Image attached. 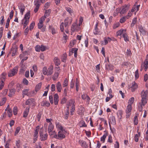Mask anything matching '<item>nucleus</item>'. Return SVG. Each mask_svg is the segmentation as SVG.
<instances>
[{
	"label": "nucleus",
	"mask_w": 148,
	"mask_h": 148,
	"mask_svg": "<svg viewBox=\"0 0 148 148\" xmlns=\"http://www.w3.org/2000/svg\"><path fill=\"white\" fill-rule=\"evenodd\" d=\"M142 97L141 102L142 105L144 106L147 103V90H143L141 93Z\"/></svg>",
	"instance_id": "nucleus-1"
},
{
	"label": "nucleus",
	"mask_w": 148,
	"mask_h": 148,
	"mask_svg": "<svg viewBox=\"0 0 148 148\" xmlns=\"http://www.w3.org/2000/svg\"><path fill=\"white\" fill-rule=\"evenodd\" d=\"M44 127L45 130L46 131L47 130V127H48V133H50V132H51V131H52L54 128L53 126L51 123H50L49 125H48L47 123H45L44 125Z\"/></svg>",
	"instance_id": "nucleus-2"
},
{
	"label": "nucleus",
	"mask_w": 148,
	"mask_h": 148,
	"mask_svg": "<svg viewBox=\"0 0 148 148\" xmlns=\"http://www.w3.org/2000/svg\"><path fill=\"white\" fill-rule=\"evenodd\" d=\"M40 139L42 141H44L47 139L48 135L47 133L43 134V130L41 129L39 131Z\"/></svg>",
	"instance_id": "nucleus-3"
},
{
	"label": "nucleus",
	"mask_w": 148,
	"mask_h": 148,
	"mask_svg": "<svg viewBox=\"0 0 148 148\" xmlns=\"http://www.w3.org/2000/svg\"><path fill=\"white\" fill-rule=\"evenodd\" d=\"M18 68L17 67H14L12 70H10L8 73V76L9 77H11L15 75L17 73Z\"/></svg>",
	"instance_id": "nucleus-4"
},
{
	"label": "nucleus",
	"mask_w": 148,
	"mask_h": 148,
	"mask_svg": "<svg viewBox=\"0 0 148 148\" xmlns=\"http://www.w3.org/2000/svg\"><path fill=\"white\" fill-rule=\"evenodd\" d=\"M80 28L79 26L76 23H73L71 28L72 32H73L75 31H78Z\"/></svg>",
	"instance_id": "nucleus-5"
},
{
	"label": "nucleus",
	"mask_w": 148,
	"mask_h": 148,
	"mask_svg": "<svg viewBox=\"0 0 148 148\" xmlns=\"http://www.w3.org/2000/svg\"><path fill=\"white\" fill-rule=\"evenodd\" d=\"M64 131H60L58 132L57 139L62 140L65 138V136L63 133Z\"/></svg>",
	"instance_id": "nucleus-6"
},
{
	"label": "nucleus",
	"mask_w": 148,
	"mask_h": 148,
	"mask_svg": "<svg viewBox=\"0 0 148 148\" xmlns=\"http://www.w3.org/2000/svg\"><path fill=\"white\" fill-rule=\"evenodd\" d=\"M72 22V19L71 18L66 17L65 19L64 26L65 27H68L69 25H70Z\"/></svg>",
	"instance_id": "nucleus-7"
},
{
	"label": "nucleus",
	"mask_w": 148,
	"mask_h": 148,
	"mask_svg": "<svg viewBox=\"0 0 148 148\" xmlns=\"http://www.w3.org/2000/svg\"><path fill=\"white\" fill-rule=\"evenodd\" d=\"M129 7L127 5H125L121 8V11L120 14H124L128 10Z\"/></svg>",
	"instance_id": "nucleus-8"
},
{
	"label": "nucleus",
	"mask_w": 148,
	"mask_h": 148,
	"mask_svg": "<svg viewBox=\"0 0 148 148\" xmlns=\"http://www.w3.org/2000/svg\"><path fill=\"white\" fill-rule=\"evenodd\" d=\"M132 84V86H129V87L131 88V90L132 92H134L138 88V86L135 82H133Z\"/></svg>",
	"instance_id": "nucleus-9"
},
{
	"label": "nucleus",
	"mask_w": 148,
	"mask_h": 148,
	"mask_svg": "<svg viewBox=\"0 0 148 148\" xmlns=\"http://www.w3.org/2000/svg\"><path fill=\"white\" fill-rule=\"evenodd\" d=\"M39 128L40 127L39 125L37 126L36 127V130L35 131L34 134V140H35V142L36 141L35 139L36 140V139L37 138V135L38 134Z\"/></svg>",
	"instance_id": "nucleus-10"
},
{
	"label": "nucleus",
	"mask_w": 148,
	"mask_h": 148,
	"mask_svg": "<svg viewBox=\"0 0 148 148\" xmlns=\"http://www.w3.org/2000/svg\"><path fill=\"white\" fill-rule=\"evenodd\" d=\"M144 67L145 68V70L146 71L148 68V54L147 55L146 57V59L145 60L144 62Z\"/></svg>",
	"instance_id": "nucleus-11"
},
{
	"label": "nucleus",
	"mask_w": 148,
	"mask_h": 148,
	"mask_svg": "<svg viewBox=\"0 0 148 148\" xmlns=\"http://www.w3.org/2000/svg\"><path fill=\"white\" fill-rule=\"evenodd\" d=\"M53 66H50L47 70V75H51L53 73Z\"/></svg>",
	"instance_id": "nucleus-12"
},
{
	"label": "nucleus",
	"mask_w": 148,
	"mask_h": 148,
	"mask_svg": "<svg viewBox=\"0 0 148 148\" xmlns=\"http://www.w3.org/2000/svg\"><path fill=\"white\" fill-rule=\"evenodd\" d=\"M18 47L17 46H16L15 47H12L11 49V52H12V56H13L16 54V53L17 52Z\"/></svg>",
	"instance_id": "nucleus-13"
},
{
	"label": "nucleus",
	"mask_w": 148,
	"mask_h": 148,
	"mask_svg": "<svg viewBox=\"0 0 148 148\" xmlns=\"http://www.w3.org/2000/svg\"><path fill=\"white\" fill-rule=\"evenodd\" d=\"M34 99H28L26 102L25 104L26 105H32L34 104Z\"/></svg>",
	"instance_id": "nucleus-14"
},
{
	"label": "nucleus",
	"mask_w": 148,
	"mask_h": 148,
	"mask_svg": "<svg viewBox=\"0 0 148 148\" xmlns=\"http://www.w3.org/2000/svg\"><path fill=\"white\" fill-rule=\"evenodd\" d=\"M56 87L58 91L59 92H60L61 91L62 86L60 82H59L57 83Z\"/></svg>",
	"instance_id": "nucleus-15"
},
{
	"label": "nucleus",
	"mask_w": 148,
	"mask_h": 148,
	"mask_svg": "<svg viewBox=\"0 0 148 148\" xmlns=\"http://www.w3.org/2000/svg\"><path fill=\"white\" fill-rule=\"evenodd\" d=\"M59 97L57 94H55L54 96V103L55 105H57L58 103Z\"/></svg>",
	"instance_id": "nucleus-16"
},
{
	"label": "nucleus",
	"mask_w": 148,
	"mask_h": 148,
	"mask_svg": "<svg viewBox=\"0 0 148 148\" xmlns=\"http://www.w3.org/2000/svg\"><path fill=\"white\" fill-rule=\"evenodd\" d=\"M18 8L20 10V11L22 15H23V12L25 11V7L23 5L21 4L18 6Z\"/></svg>",
	"instance_id": "nucleus-17"
},
{
	"label": "nucleus",
	"mask_w": 148,
	"mask_h": 148,
	"mask_svg": "<svg viewBox=\"0 0 148 148\" xmlns=\"http://www.w3.org/2000/svg\"><path fill=\"white\" fill-rule=\"evenodd\" d=\"M29 107H27L26 108L25 110L24 111L23 113V117H26L27 116L29 111Z\"/></svg>",
	"instance_id": "nucleus-18"
},
{
	"label": "nucleus",
	"mask_w": 148,
	"mask_h": 148,
	"mask_svg": "<svg viewBox=\"0 0 148 148\" xmlns=\"http://www.w3.org/2000/svg\"><path fill=\"white\" fill-rule=\"evenodd\" d=\"M49 133V135L51 136L52 138H55L57 139V135L55 131H52Z\"/></svg>",
	"instance_id": "nucleus-19"
},
{
	"label": "nucleus",
	"mask_w": 148,
	"mask_h": 148,
	"mask_svg": "<svg viewBox=\"0 0 148 148\" xmlns=\"http://www.w3.org/2000/svg\"><path fill=\"white\" fill-rule=\"evenodd\" d=\"M54 61L55 65L56 66H58L60 64V60L58 57H55L54 59Z\"/></svg>",
	"instance_id": "nucleus-20"
},
{
	"label": "nucleus",
	"mask_w": 148,
	"mask_h": 148,
	"mask_svg": "<svg viewBox=\"0 0 148 148\" xmlns=\"http://www.w3.org/2000/svg\"><path fill=\"white\" fill-rule=\"evenodd\" d=\"M106 68L107 70H112L114 69V66L111 64L106 65Z\"/></svg>",
	"instance_id": "nucleus-21"
},
{
	"label": "nucleus",
	"mask_w": 148,
	"mask_h": 148,
	"mask_svg": "<svg viewBox=\"0 0 148 148\" xmlns=\"http://www.w3.org/2000/svg\"><path fill=\"white\" fill-rule=\"evenodd\" d=\"M15 92V90L14 89H10V92L9 93V94L8 95V96L10 97H12L13 95H14Z\"/></svg>",
	"instance_id": "nucleus-22"
},
{
	"label": "nucleus",
	"mask_w": 148,
	"mask_h": 148,
	"mask_svg": "<svg viewBox=\"0 0 148 148\" xmlns=\"http://www.w3.org/2000/svg\"><path fill=\"white\" fill-rule=\"evenodd\" d=\"M72 52L74 53V56L75 58H77V52L78 50V49L77 48H73L72 49Z\"/></svg>",
	"instance_id": "nucleus-23"
},
{
	"label": "nucleus",
	"mask_w": 148,
	"mask_h": 148,
	"mask_svg": "<svg viewBox=\"0 0 148 148\" xmlns=\"http://www.w3.org/2000/svg\"><path fill=\"white\" fill-rule=\"evenodd\" d=\"M81 97L84 100H85L86 99L88 101H89L90 100V97L88 96L86 94H84L82 95Z\"/></svg>",
	"instance_id": "nucleus-24"
},
{
	"label": "nucleus",
	"mask_w": 148,
	"mask_h": 148,
	"mask_svg": "<svg viewBox=\"0 0 148 148\" xmlns=\"http://www.w3.org/2000/svg\"><path fill=\"white\" fill-rule=\"evenodd\" d=\"M43 0H35L34 3L35 5H40V3H43Z\"/></svg>",
	"instance_id": "nucleus-25"
},
{
	"label": "nucleus",
	"mask_w": 148,
	"mask_h": 148,
	"mask_svg": "<svg viewBox=\"0 0 148 148\" xmlns=\"http://www.w3.org/2000/svg\"><path fill=\"white\" fill-rule=\"evenodd\" d=\"M132 105L129 104L127 107L126 112L127 114H128L132 110Z\"/></svg>",
	"instance_id": "nucleus-26"
},
{
	"label": "nucleus",
	"mask_w": 148,
	"mask_h": 148,
	"mask_svg": "<svg viewBox=\"0 0 148 148\" xmlns=\"http://www.w3.org/2000/svg\"><path fill=\"white\" fill-rule=\"evenodd\" d=\"M6 75V73H2L1 75V81H3V82H4L5 79L6 78L5 76Z\"/></svg>",
	"instance_id": "nucleus-27"
},
{
	"label": "nucleus",
	"mask_w": 148,
	"mask_h": 148,
	"mask_svg": "<svg viewBox=\"0 0 148 148\" xmlns=\"http://www.w3.org/2000/svg\"><path fill=\"white\" fill-rule=\"evenodd\" d=\"M59 75V73L58 72H56L53 76L52 78L53 80L55 81L57 79Z\"/></svg>",
	"instance_id": "nucleus-28"
},
{
	"label": "nucleus",
	"mask_w": 148,
	"mask_h": 148,
	"mask_svg": "<svg viewBox=\"0 0 148 148\" xmlns=\"http://www.w3.org/2000/svg\"><path fill=\"white\" fill-rule=\"evenodd\" d=\"M67 59V55L66 53H64L62 57V61L64 62H66Z\"/></svg>",
	"instance_id": "nucleus-29"
},
{
	"label": "nucleus",
	"mask_w": 148,
	"mask_h": 148,
	"mask_svg": "<svg viewBox=\"0 0 148 148\" xmlns=\"http://www.w3.org/2000/svg\"><path fill=\"white\" fill-rule=\"evenodd\" d=\"M122 112L121 110H119L117 113V115L119 119L122 118Z\"/></svg>",
	"instance_id": "nucleus-30"
},
{
	"label": "nucleus",
	"mask_w": 148,
	"mask_h": 148,
	"mask_svg": "<svg viewBox=\"0 0 148 148\" xmlns=\"http://www.w3.org/2000/svg\"><path fill=\"white\" fill-rule=\"evenodd\" d=\"M110 120H111V122L112 124H113L114 125H115L116 124L115 118L114 116H112L110 117Z\"/></svg>",
	"instance_id": "nucleus-31"
},
{
	"label": "nucleus",
	"mask_w": 148,
	"mask_h": 148,
	"mask_svg": "<svg viewBox=\"0 0 148 148\" xmlns=\"http://www.w3.org/2000/svg\"><path fill=\"white\" fill-rule=\"evenodd\" d=\"M51 13L50 9L46 10L44 15L45 18H46Z\"/></svg>",
	"instance_id": "nucleus-32"
},
{
	"label": "nucleus",
	"mask_w": 148,
	"mask_h": 148,
	"mask_svg": "<svg viewBox=\"0 0 148 148\" xmlns=\"http://www.w3.org/2000/svg\"><path fill=\"white\" fill-rule=\"evenodd\" d=\"M7 99L5 97L3 98L0 102V105L1 106L3 105L6 102Z\"/></svg>",
	"instance_id": "nucleus-33"
},
{
	"label": "nucleus",
	"mask_w": 148,
	"mask_h": 148,
	"mask_svg": "<svg viewBox=\"0 0 148 148\" xmlns=\"http://www.w3.org/2000/svg\"><path fill=\"white\" fill-rule=\"evenodd\" d=\"M107 135V133H105L103 136L101 138V141L102 142H103V143H104Z\"/></svg>",
	"instance_id": "nucleus-34"
},
{
	"label": "nucleus",
	"mask_w": 148,
	"mask_h": 148,
	"mask_svg": "<svg viewBox=\"0 0 148 148\" xmlns=\"http://www.w3.org/2000/svg\"><path fill=\"white\" fill-rule=\"evenodd\" d=\"M41 85L42 84L41 83H39L36 86L35 89V91L36 92H37L40 89L41 87Z\"/></svg>",
	"instance_id": "nucleus-35"
},
{
	"label": "nucleus",
	"mask_w": 148,
	"mask_h": 148,
	"mask_svg": "<svg viewBox=\"0 0 148 148\" xmlns=\"http://www.w3.org/2000/svg\"><path fill=\"white\" fill-rule=\"evenodd\" d=\"M123 37L124 38V40L126 42H127L129 41V38L127 35L126 34H123Z\"/></svg>",
	"instance_id": "nucleus-36"
},
{
	"label": "nucleus",
	"mask_w": 148,
	"mask_h": 148,
	"mask_svg": "<svg viewBox=\"0 0 148 148\" xmlns=\"http://www.w3.org/2000/svg\"><path fill=\"white\" fill-rule=\"evenodd\" d=\"M68 84V81L66 78H65L63 82L62 86L63 87L67 86Z\"/></svg>",
	"instance_id": "nucleus-37"
},
{
	"label": "nucleus",
	"mask_w": 148,
	"mask_h": 148,
	"mask_svg": "<svg viewBox=\"0 0 148 148\" xmlns=\"http://www.w3.org/2000/svg\"><path fill=\"white\" fill-rule=\"evenodd\" d=\"M79 125L80 127H86L87 126V125L86 124L84 121H80Z\"/></svg>",
	"instance_id": "nucleus-38"
},
{
	"label": "nucleus",
	"mask_w": 148,
	"mask_h": 148,
	"mask_svg": "<svg viewBox=\"0 0 148 148\" xmlns=\"http://www.w3.org/2000/svg\"><path fill=\"white\" fill-rule=\"evenodd\" d=\"M124 31H125L126 30L121 29L118 31L116 32V36H119L121 35L123 33Z\"/></svg>",
	"instance_id": "nucleus-39"
},
{
	"label": "nucleus",
	"mask_w": 148,
	"mask_h": 148,
	"mask_svg": "<svg viewBox=\"0 0 148 148\" xmlns=\"http://www.w3.org/2000/svg\"><path fill=\"white\" fill-rule=\"evenodd\" d=\"M30 13L29 12H28L25 15L24 17V19H27L29 20L30 17Z\"/></svg>",
	"instance_id": "nucleus-40"
},
{
	"label": "nucleus",
	"mask_w": 148,
	"mask_h": 148,
	"mask_svg": "<svg viewBox=\"0 0 148 148\" xmlns=\"http://www.w3.org/2000/svg\"><path fill=\"white\" fill-rule=\"evenodd\" d=\"M134 122L135 125H136L138 124V119L137 116L134 117Z\"/></svg>",
	"instance_id": "nucleus-41"
},
{
	"label": "nucleus",
	"mask_w": 148,
	"mask_h": 148,
	"mask_svg": "<svg viewBox=\"0 0 148 148\" xmlns=\"http://www.w3.org/2000/svg\"><path fill=\"white\" fill-rule=\"evenodd\" d=\"M127 18V16H124L122 17L121 18L120 20V22L121 23H123L125 21L126 19Z\"/></svg>",
	"instance_id": "nucleus-42"
},
{
	"label": "nucleus",
	"mask_w": 148,
	"mask_h": 148,
	"mask_svg": "<svg viewBox=\"0 0 148 148\" xmlns=\"http://www.w3.org/2000/svg\"><path fill=\"white\" fill-rule=\"evenodd\" d=\"M25 20L24 21V22L23 23V26L24 27V28H25L29 22V20H28L27 19H24Z\"/></svg>",
	"instance_id": "nucleus-43"
},
{
	"label": "nucleus",
	"mask_w": 148,
	"mask_h": 148,
	"mask_svg": "<svg viewBox=\"0 0 148 148\" xmlns=\"http://www.w3.org/2000/svg\"><path fill=\"white\" fill-rule=\"evenodd\" d=\"M137 20V18H135L133 19L132 22L131 24V26H133L135 24Z\"/></svg>",
	"instance_id": "nucleus-44"
},
{
	"label": "nucleus",
	"mask_w": 148,
	"mask_h": 148,
	"mask_svg": "<svg viewBox=\"0 0 148 148\" xmlns=\"http://www.w3.org/2000/svg\"><path fill=\"white\" fill-rule=\"evenodd\" d=\"M60 29L61 31L62 32H63L64 30V23L63 22H62L60 24Z\"/></svg>",
	"instance_id": "nucleus-45"
},
{
	"label": "nucleus",
	"mask_w": 148,
	"mask_h": 148,
	"mask_svg": "<svg viewBox=\"0 0 148 148\" xmlns=\"http://www.w3.org/2000/svg\"><path fill=\"white\" fill-rule=\"evenodd\" d=\"M21 130V128L19 127H17L16 128V130L15 132L14 135L16 136V134H17L19 132L20 130Z\"/></svg>",
	"instance_id": "nucleus-46"
},
{
	"label": "nucleus",
	"mask_w": 148,
	"mask_h": 148,
	"mask_svg": "<svg viewBox=\"0 0 148 148\" xmlns=\"http://www.w3.org/2000/svg\"><path fill=\"white\" fill-rule=\"evenodd\" d=\"M47 68L45 67L43 68L42 69V72L43 73L44 75H47Z\"/></svg>",
	"instance_id": "nucleus-47"
},
{
	"label": "nucleus",
	"mask_w": 148,
	"mask_h": 148,
	"mask_svg": "<svg viewBox=\"0 0 148 148\" xmlns=\"http://www.w3.org/2000/svg\"><path fill=\"white\" fill-rule=\"evenodd\" d=\"M134 100V98L133 97H131L129 100L128 103H130L129 104H130L132 105V104L133 103Z\"/></svg>",
	"instance_id": "nucleus-48"
},
{
	"label": "nucleus",
	"mask_w": 148,
	"mask_h": 148,
	"mask_svg": "<svg viewBox=\"0 0 148 148\" xmlns=\"http://www.w3.org/2000/svg\"><path fill=\"white\" fill-rule=\"evenodd\" d=\"M35 24V23L34 22H33L30 24L29 26V29L30 30H32L33 29Z\"/></svg>",
	"instance_id": "nucleus-49"
},
{
	"label": "nucleus",
	"mask_w": 148,
	"mask_h": 148,
	"mask_svg": "<svg viewBox=\"0 0 148 148\" xmlns=\"http://www.w3.org/2000/svg\"><path fill=\"white\" fill-rule=\"evenodd\" d=\"M79 142L80 143V144H81V145L82 146V147L85 148L86 147L85 146V145H86L85 143L82 140H80L79 141Z\"/></svg>",
	"instance_id": "nucleus-50"
},
{
	"label": "nucleus",
	"mask_w": 148,
	"mask_h": 148,
	"mask_svg": "<svg viewBox=\"0 0 148 148\" xmlns=\"http://www.w3.org/2000/svg\"><path fill=\"white\" fill-rule=\"evenodd\" d=\"M13 112L14 115H16L17 113V107H14L13 108Z\"/></svg>",
	"instance_id": "nucleus-51"
},
{
	"label": "nucleus",
	"mask_w": 148,
	"mask_h": 148,
	"mask_svg": "<svg viewBox=\"0 0 148 148\" xmlns=\"http://www.w3.org/2000/svg\"><path fill=\"white\" fill-rule=\"evenodd\" d=\"M40 50L42 51H45L46 49V46L41 45L40 46Z\"/></svg>",
	"instance_id": "nucleus-52"
},
{
	"label": "nucleus",
	"mask_w": 148,
	"mask_h": 148,
	"mask_svg": "<svg viewBox=\"0 0 148 148\" xmlns=\"http://www.w3.org/2000/svg\"><path fill=\"white\" fill-rule=\"evenodd\" d=\"M67 111L66 112V114L65 115V118L66 119H67L68 118V116L69 115V107H67Z\"/></svg>",
	"instance_id": "nucleus-53"
},
{
	"label": "nucleus",
	"mask_w": 148,
	"mask_h": 148,
	"mask_svg": "<svg viewBox=\"0 0 148 148\" xmlns=\"http://www.w3.org/2000/svg\"><path fill=\"white\" fill-rule=\"evenodd\" d=\"M4 85V82L3 81L0 82V90H2Z\"/></svg>",
	"instance_id": "nucleus-54"
},
{
	"label": "nucleus",
	"mask_w": 148,
	"mask_h": 148,
	"mask_svg": "<svg viewBox=\"0 0 148 148\" xmlns=\"http://www.w3.org/2000/svg\"><path fill=\"white\" fill-rule=\"evenodd\" d=\"M66 10L69 12L71 14L73 12V10H71V8H66Z\"/></svg>",
	"instance_id": "nucleus-55"
},
{
	"label": "nucleus",
	"mask_w": 148,
	"mask_h": 148,
	"mask_svg": "<svg viewBox=\"0 0 148 148\" xmlns=\"http://www.w3.org/2000/svg\"><path fill=\"white\" fill-rule=\"evenodd\" d=\"M49 28L50 29H51V31L52 33V34H55L56 33V31L55 29L54 28H53L52 27V26H50L49 27Z\"/></svg>",
	"instance_id": "nucleus-56"
},
{
	"label": "nucleus",
	"mask_w": 148,
	"mask_h": 148,
	"mask_svg": "<svg viewBox=\"0 0 148 148\" xmlns=\"http://www.w3.org/2000/svg\"><path fill=\"white\" fill-rule=\"evenodd\" d=\"M64 35L63 37L62 40L64 42L66 43V42L67 36L64 33Z\"/></svg>",
	"instance_id": "nucleus-57"
},
{
	"label": "nucleus",
	"mask_w": 148,
	"mask_h": 148,
	"mask_svg": "<svg viewBox=\"0 0 148 148\" xmlns=\"http://www.w3.org/2000/svg\"><path fill=\"white\" fill-rule=\"evenodd\" d=\"M36 50L37 51L39 52L40 50V46L39 45H37L35 47Z\"/></svg>",
	"instance_id": "nucleus-58"
},
{
	"label": "nucleus",
	"mask_w": 148,
	"mask_h": 148,
	"mask_svg": "<svg viewBox=\"0 0 148 148\" xmlns=\"http://www.w3.org/2000/svg\"><path fill=\"white\" fill-rule=\"evenodd\" d=\"M75 103V102L72 100L71 99L69 100V105L70 106H72L74 105V103Z\"/></svg>",
	"instance_id": "nucleus-59"
},
{
	"label": "nucleus",
	"mask_w": 148,
	"mask_h": 148,
	"mask_svg": "<svg viewBox=\"0 0 148 148\" xmlns=\"http://www.w3.org/2000/svg\"><path fill=\"white\" fill-rule=\"evenodd\" d=\"M35 5L36 6V7L34 10V11L35 13H36L38 11L40 6L37 5Z\"/></svg>",
	"instance_id": "nucleus-60"
},
{
	"label": "nucleus",
	"mask_w": 148,
	"mask_h": 148,
	"mask_svg": "<svg viewBox=\"0 0 148 148\" xmlns=\"http://www.w3.org/2000/svg\"><path fill=\"white\" fill-rule=\"evenodd\" d=\"M136 10V11H137V9H136V5H134L132 7V8L131 10V12H133Z\"/></svg>",
	"instance_id": "nucleus-61"
},
{
	"label": "nucleus",
	"mask_w": 148,
	"mask_h": 148,
	"mask_svg": "<svg viewBox=\"0 0 148 148\" xmlns=\"http://www.w3.org/2000/svg\"><path fill=\"white\" fill-rule=\"evenodd\" d=\"M83 18L82 17H80L79 18V25L80 26L82 24V23L83 21Z\"/></svg>",
	"instance_id": "nucleus-62"
},
{
	"label": "nucleus",
	"mask_w": 148,
	"mask_h": 148,
	"mask_svg": "<svg viewBox=\"0 0 148 148\" xmlns=\"http://www.w3.org/2000/svg\"><path fill=\"white\" fill-rule=\"evenodd\" d=\"M14 82L13 81H12L8 85L9 88H12L14 85Z\"/></svg>",
	"instance_id": "nucleus-63"
},
{
	"label": "nucleus",
	"mask_w": 148,
	"mask_h": 148,
	"mask_svg": "<svg viewBox=\"0 0 148 148\" xmlns=\"http://www.w3.org/2000/svg\"><path fill=\"white\" fill-rule=\"evenodd\" d=\"M23 83L24 84L27 85L28 84V81L26 78H25L23 79Z\"/></svg>",
	"instance_id": "nucleus-64"
}]
</instances>
